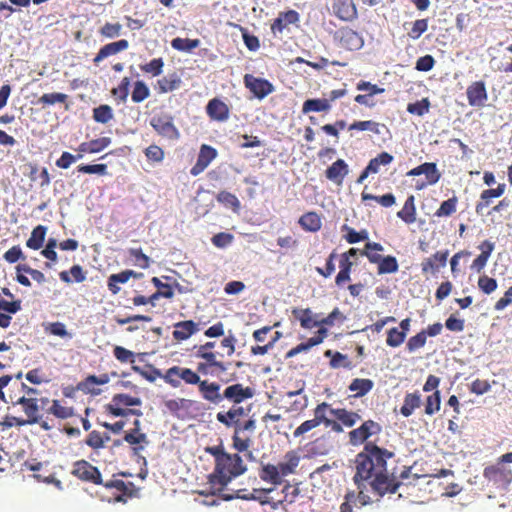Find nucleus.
Here are the masks:
<instances>
[{
  "mask_svg": "<svg viewBox=\"0 0 512 512\" xmlns=\"http://www.w3.org/2000/svg\"><path fill=\"white\" fill-rule=\"evenodd\" d=\"M394 457V453L377 446L373 442H367L363 451L356 455L354 483L357 485L358 494L354 491L346 493L344 502L340 505V512H353V506L357 502L361 506L371 502L366 494L368 486L378 496L387 493H395L399 488L394 475L387 472V460Z\"/></svg>",
  "mask_w": 512,
  "mask_h": 512,
  "instance_id": "1",
  "label": "nucleus"
},
{
  "mask_svg": "<svg viewBox=\"0 0 512 512\" xmlns=\"http://www.w3.org/2000/svg\"><path fill=\"white\" fill-rule=\"evenodd\" d=\"M22 371L15 375L0 377V399L13 406L21 405L27 417L26 420H19V425L39 423L42 416L40 409H45L49 404L47 397H39L40 392L22 381Z\"/></svg>",
  "mask_w": 512,
  "mask_h": 512,
  "instance_id": "2",
  "label": "nucleus"
},
{
  "mask_svg": "<svg viewBox=\"0 0 512 512\" xmlns=\"http://www.w3.org/2000/svg\"><path fill=\"white\" fill-rule=\"evenodd\" d=\"M293 317L298 320L303 328L312 329L317 328L316 334L305 342L300 343L293 347L288 352H304L309 348L321 343L327 335L325 325L331 326L335 320L342 317V313L338 308H335L327 317H320L319 314H314L310 309H293Z\"/></svg>",
  "mask_w": 512,
  "mask_h": 512,
  "instance_id": "3",
  "label": "nucleus"
},
{
  "mask_svg": "<svg viewBox=\"0 0 512 512\" xmlns=\"http://www.w3.org/2000/svg\"><path fill=\"white\" fill-rule=\"evenodd\" d=\"M247 466L242 457L235 453H227L214 467L213 472L208 476V483L221 492L235 478L244 474Z\"/></svg>",
  "mask_w": 512,
  "mask_h": 512,
  "instance_id": "4",
  "label": "nucleus"
},
{
  "mask_svg": "<svg viewBox=\"0 0 512 512\" xmlns=\"http://www.w3.org/2000/svg\"><path fill=\"white\" fill-rule=\"evenodd\" d=\"M154 373L174 388H178L181 385V381L191 385H199L202 381L199 375L193 370L179 366L169 368L163 375L159 370H154Z\"/></svg>",
  "mask_w": 512,
  "mask_h": 512,
  "instance_id": "5",
  "label": "nucleus"
},
{
  "mask_svg": "<svg viewBox=\"0 0 512 512\" xmlns=\"http://www.w3.org/2000/svg\"><path fill=\"white\" fill-rule=\"evenodd\" d=\"M483 477L488 485L506 490L512 483V470L505 465L495 463L484 468Z\"/></svg>",
  "mask_w": 512,
  "mask_h": 512,
  "instance_id": "6",
  "label": "nucleus"
},
{
  "mask_svg": "<svg viewBox=\"0 0 512 512\" xmlns=\"http://www.w3.org/2000/svg\"><path fill=\"white\" fill-rule=\"evenodd\" d=\"M142 401L138 397H133L128 394L119 393L112 397L111 403L106 405V411L115 417L127 416V407L140 406Z\"/></svg>",
  "mask_w": 512,
  "mask_h": 512,
  "instance_id": "7",
  "label": "nucleus"
},
{
  "mask_svg": "<svg viewBox=\"0 0 512 512\" xmlns=\"http://www.w3.org/2000/svg\"><path fill=\"white\" fill-rule=\"evenodd\" d=\"M330 409V404L327 402L319 403L313 410V418L302 422L293 432L294 438L305 437L309 432L316 429L322 424L324 420V411Z\"/></svg>",
  "mask_w": 512,
  "mask_h": 512,
  "instance_id": "8",
  "label": "nucleus"
},
{
  "mask_svg": "<svg viewBox=\"0 0 512 512\" xmlns=\"http://www.w3.org/2000/svg\"><path fill=\"white\" fill-rule=\"evenodd\" d=\"M72 474L78 479L96 485L102 484V476L99 469L86 460H78L73 464Z\"/></svg>",
  "mask_w": 512,
  "mask_h": 512,
  "instance_id": "9",
  "label": "nucleus"
},
{
  "mask_svg": "<svg viewBox=\"0 0 512 512\" xmlns=\"http://www.w3.org/2000/svg\"><path fill=\"white\" fill-rule=\"evenodd\" d=\"M151 126L162 136L169 139H177L179 131L173 124V117L170 114L162 113L155 115L150 120Z\"/></svg>",
  "mask_w": 512,
  "mask_h": 512,
  "instance_id": "10",
  "label": "nucleus"
},
{
  "mask_svg": "<svg viewBox=\"0 0 512 512\" xmlns=\"http://www.w3.org/2000/svg\"><path fill=\"white\" fill-rule=\"evenodd\" d=\"M164 406L170 414L177 418H185L190 411L199 409L197 401L185 398L166 400Z\"/></svg>",
  "mask_w": 512,
  "mask_h": 512,
  "instance_id": "11",
  "label": "nucleus"
},
{
  "mask_svg": "<svg viewBox=\"0 0 512 512\" xmlns=\"http://www.w3.org/2000/svg\"><path fill=\"white\" fill-rule=\"evenodd\" d=\"M104 487L107 489H115L117 491V494L114 496V502L126 503L128 499L135 497L138 492L134 483L124 482L120 479L107 481L104 483Z\"/></svg>",
  "mask_w": 512,
  "mask_h": 512,
  "instance_id": "12",
  "label": "nucleus"
},
{
  "mask_svg": "<svg viewBox=\"0 0 512 512\" xmlns=\"http://www.w3.org/2000/svg\"><path fill=\"white\" fill-rule=\"evenodd\" d=\"M381 431V426L373 421H364L360 427L349 432V442L356 446L363 444L370 436L378 434Z\"/></svg>",
  "mask_w": 512,
  "mask_h": 512,
  "instance_id": "13",
  "label": "nucleus"
},
{
  "mask_svg": "<svg viewBox=\"0 0 512 512\" xmlns=\"http://www.w3.org/2000/svg\"><path fill=\"white\" fill-rule=\"evenodd\" d=\"M109 381L110 375L108 373H103L98 376L89 375L77 384L76 390L96 396L102 392L100 387L107 384Z\"/></svg>",
  "mask_w": 512,
  "mask_h": 512,
  "instance_id": "14",
  "label": "nucleus"
},
{
  "mask_svg": "<svg viewBox=\"0 0 512 512\" xmlns=\"http://www.w3.org/2000/svg\"><path fill=\"white\" fill-rule=\"evenodd\" d=\"M244 84L258 99H263L274 92V86L268 80L255 77L251 74L244 76Z\"/></svg>",
  "mask_w": 512,
  "mask_h": 512,
  "instance_id": "15",
  "label": "nucleus"
},
{
  "mask_svg": "<svg viewBox=\"0 0 512 512\" xmlns=\"http://www.w3.org/2000/svg\"><path fill=\"white\" fill-rule=\"evenodd\" d=\"M335 38L340 41L343 47L351 51L360 50L364 45L363 37L350 28L339 29L335 33Z\"/></svg>",
  "mask_w": 512,
  "mask_h": 512,
  "instance_id": "16",
  "label": "nucleus"
},
{
  "mask_svg": "<svg viewBox=\"0 0 512 512\" xmlns=\"http://www.w3.org/2000/svg\"><path fill=\"white\" fill-rule=\"evenodd\" d=\"M303 390L304 384H302V386L295 391L286 392L285 395L288 398H293V400L290 401L288 406L286 407L287 412L296 413L299 415L306 410V408L308 407V397L306 394L303 393Z\"/></svg>",
  "mask_w": 512,
  "mask_h": 512,
  "instance_id": "17",
  "label": "nucleus"
},
{
  "mask_svg": "<svg viewBox=\"0 0 512 512\" xmlns=\"http://www.w3.org/2000/svg\"><path fill=\"white\" fill-rule=\"evenodd\" d=\"M199 392L206 401L218 405L223 401V394L220 393L221 386L216 382L202 380L199 385Z\"/></svg>",
  "mask_w": 512,
  "mask_h": 512,
  "instance_id": "18",
  "label": "nucleus"
},
{
  "mask_svg": "<svg viewBox=\"0 0 512 512\" xmlns=\"http://www.w3.org/2000/svg\"><path fill=\"white\" fill-rule=\"evenodd\" d=\"M254 394V389L251 387H243L242 384L237 383L226 387L223 392V399L226 398L238 404L252 398Z\"/></svg>",
  "mask_w": 512,
  "mask_h": 512,
  "instance_id": "19",
  "label": "nucleus"
},
{
  "mask_svg": "<svg viewBox=\"0 0 512 512\" xmlns=\"http://www.w3.org/2000/svg\"><path fill=\"white\" fill-rule=\"evenodd\" d=\"M468 102L473 107H483L487 100V91L483 81L472 83L467 88Z\"/></svg>",
  "mask_w": 512,
  "mask_h": 512,
  "instance_id": "20",
  "label": "nucleus"
},
{
  "mask_svg": "<svg viewBox=\"0 0 512 512\" xmlns=\"http://www.w3.org/2000/svg\"><path fill=\"white\" fill-rule=\"evenodd\" d=\"M422 174L425 175L430 185L436 184L441 177L436 163L433 162H425L407 172V176H419Z\"/></svg>",
  "mask_w": 512,
  "mask_h": 512,
  "instance_id": "21",
  "label": "nucleus"
},
{
  "mask_svg": "<svg viewBox=\"0 0 512 512\" xmlns=\"http://www.w3.org/2000/svg\"><path fill=\"white\" fill-rule=\"evenodd\" d=\"M129 47V42L126 39H121L116 42H111L100 48L96 54L93 62L99 64L105 58L115 55L119 52L126 50Z\"/></svg>",
  "mask_w": 512,
  "mask_h": 512,
  "instance_id": "22",
  "label": "nucleus"
},
{
  "mask_svg": "<svg viewBox=\"0 0 512 512\" xmlns=\"http://www.w3.org/2000/svg\"><path fill=\"white\" fill-rule=\"evenodd\" d=\"M245 415L244 408L241 406H233L227 412H218L216 419L226 427H237L240 418Z\"/></svg>",
  "mask_w": 512,
  "mask_h": 512,
  "instance_id": "23",
  "label": "nucleus"
},
{
  "mask_svg": "<svg viewBox=\"0 0 512 512\" xmlns=\"http://www.w3.org/2000/svg\"><path fill=\"white\" fill-rule=\"evenodd\" d=\"M206 112L211 119L220 122L226 121L229 117L228 106L217 98H214L208 102L206 106Z\"/></svg>",
  "mask_w": 512,
  "mask_h": 512,
  "instance_id": "24",
  "label": "nucleus"
},
{
  "mask_svg": "<svg viewBox=\"0 0 512 512\" xmlns=\"http://www.w3.org/2000/svg\"><path fill=\"white\" fill-rule=\"evenodd\" d=\"M299 462L300 456L298 455V453L294 450L288 451L284 455V460L277 464L279 473L281 474L282 478L295 473L296 468L299 465Z\"/></svg>",
  "mask_w": 512,
  "mask_h": 512,
  "instance_id": "25",
  "label": "nucleus"
},
{
  "mask_svg": "<svg viewBox=\"0 0 512 512\" xmlns=\"http://www.w3.org/2000/svg\"><path fill=\"white\" fill-rule=\"evenodd\" d=\"M142 275V273H137L133 270H125L120 273L111 274L108 278V288L113 294H117L120 291L118 284H124L131 277L139 278Z\"/></svg>",
  "mask_w": 512,
  "mask_h": 512,
  "instance_id": "26",
  "label": "nucleus"
},
{
  "mask_svg": "<svg viewBox=\"0 0 512 512\" xmlns=\"http://www.w3.org/2000/svg\"><path fill=\"white\" fill-rule=\"evenodd\" d=\"M329 414L333 415L339 422L346 427H353L360 419L361 416L354 411H348L344 408H332L328 409Z\"/></svg>",
  "mask_w": 512,
  "mask_h": 512,
  "instance_id": "27",
  "label": "nucleus"
},
{
  "mask_svg": "<svg viewBox=\"0 0 512 512\" xmlns=\"http://www.w3.org/2000/svg\"><path fill=\"white\" fill-rule=\"evenodd\" d=\"M348 172V165L345 163V161L338 159L327 168L325 174L329 180L337 184H341Z\"/></svg>",
  "mask_w": 512,
  "mask_h": 512,
  "instance_id": "28",
  "label": "nucleus"
},
{
  "mask_svg": "<svg viewBox=\"0 0 512 512\" xmlns=\"http://www.w3.org/2000/svg\"><path fill=\"white\" fill-rule=\"evenodd\" d=\"M259 477L262 481L270 483L274 486L281 485L283 478L279 473L277 465L265 464L259 470Z\"/></svg>",
  "mask_w": 512,
  "mask_h": 512,
  "instance_id": "29",
  "label": "nucleus"
},
{
  "mask_svg": "<svg viewBox=\"0 0 512 512\" xmlns=\"http://www.w3.org/2000/svg\"><path fill=\"white\" fill-rule=\"evenodd\" d=\"M447 257L448 251L435 253L432 257L427 258L422 263V271L424 273L437 272L439 267H444L446 265Z\"/></svg>",
  "mask_w": 512,
  "mask_h": 512,
  "instance_id": "30",
  "label": "nucleus"
},
{
  "mask_svg": "<svg viewBox=\"0 0 512 512\" xmlns=\"http://www.w3.org/2000/svg\"><path fill=\"white\" fill-rule=\"evenodd\" d=\"M206 362L199 364L198 369L204 373L219 374L227 370L224 363L215 360V354H200Z\"/></svg>",
  "mask_w": 512,
  "mask_h": 512,
  "instance_id": "31",
  "label": "nucleus"
},
{
  "mask_svg": "<svg viewBox=\"0 0 512 512\" xmlns=\"http://www.w3.org/2000/svg\"><path fill=\"white\" fill-rule=\"evenodd\" d=\"M44 411L53 414L59 419H67L73 416L74 409L69 406H64L59 400H49V404L45 406Z\"/></svg>",
  "mask_w": 512,
  "mask_h": 512,
  "instance_id": "32",
  "label": "nucleus"
},
{
  "mask_svg": "<svg viewBox=\"0 0 512 512\" xmlns=\"http://www.w3.org/2000/svg\"><path fill=\"white\" fill-rule=\"evenodd\" d=\"M374 387V382L371 379L367 378H355L349 384L348 389L351 392H354V397H363L367 393H369Z\"/></svg>",
  "mask_w": 512,
  "mask_h": 512,
  "instance_id": "33",
  "label": "nucleus"
},
{
  "mask_svg": "<svg viewBox=\"0 0 512 512\" xmlns=\"http://www.w3.org/2000/svg\"><path fill=\"white\" fill-rule=\"evenodd\" d=\"M123 440L132 446L133 454L138 455L144 446L141 444H148V438L145 433H138L131 430L124 435Z\"/></svg>",
  "mask_w": 512,
  "mask_h": 512,
  "instance_id": "34",
  "label": "nucleus"
},
{
  "mask_svg": "<svg viewBox=\"0 0 512 512\" xmlns=\"http://www.w3.org/2000/svg\"><path fill=\"white\" fill-rule=\"evenodd\" d=\"M421 405V397L418 392L408 393L404 398V403L400 409V413L404 417H409L413 414L416 408Z\"/></svg>",
  "mask_w": 512,
  "mask_h": 512,
  "instance_id": "35",
  "label": "nucleus"
},
{
  "mask_svg": "<svg viewBox=\"0 0 512 512\" xmlns=\"http://www.w3.org/2000/svg\"><path fill=\"white\" fill-rule=\"evenodd\" d=\"M197 330V325L192 320L182 321L175 325L173 337L177 340L189 338Z\"/></svg>",
  "mask_w": 512,
  "mask_h": 512,
  "instance_id": "36",
  "label": "nucleus"
},
{
  "mask_svg": "<svg viewBox=\"0 0 512 512\" xmlns=\"http://www.w3.org/2000/svg\"><path fill=\"white\" fill-rule=\"evenodd\" d=\"M505 191V184H499L495 189H487L481 193V202L476 205V212L483 214L484 208L489 205L490 197H500Z\"/></svg>",
  "mask_w": 512,
  "mask_h": 512,
  "instance_id": "37",
  "label": "nucleus"
},
{
  "mask_svg": "<svg viewBox=\"0 0 512 512\" xmlns=\"http://www.w3.org/2000/svg\"><path fill=\"white\" fill-rule=\"evenodd\" d=\"M415 198L413 195H410L402 208L397 213V216L401 218L404 222L411 224L414 223L416 220V207H415Z\"/></svg>",
  "mask_w": 512,
  "mask_h": 512,
  "instance_id": "38",
  "label": "nucleus"
},
{
  "mask_svg": "<svg viewBox=\"0 0 512 512\" xmlns=\"http://www.w3.org/2000/svg\"><path fill=\"white\" fill-rule=\"evenodd\" d=\"M110 440V436L107 433H101L97 430L91 431L86 440L85 444L94 450H99L105 447V444Z\"/></svg>",
  "mask_w": 512,
  "mask_h": 512,
  "instance_id": "39",
  "label": "nucleus"
},
{
  "mask_svg": "<svg viewBox=\"0 0 512 512\" xmlns=\"http://www.w3.org/2000/svg\"><path fill=\"white\" fill-rule=\"evenodd\" d=\"M330 109V103L327 99H320V98H312L307 99L303 103L302 106V112L303 113H309V112H322V111H328Z\"/></svg>",
  "mask_w": 512,
  "mask_h": 512,
  "instance_id": "40",
  "label": "nucleus"
},
{
  "mask_svg": "<svg viewBox=\"0 0 512 512\" xmlns=\"http://www.w3.org/2000/svg\"><path fill=\"white\" fill-rule=\"evenodd\" d=\"M182 84L181 78L173 73L167 77H164L158 81L160 93H167L180 88Z\"/></svg>",
  "mask_w": 512,
  "mask_h": 512,
  "instance_id": "41",
  "label": "nucleus"
},
{
  "mask_svg": "<svg viewBox=\"0 0 512 512\" xmlns=\"http://www.w3.org/2000/svg\"><path fill=\"white\" fill-rule=\"evenodd\" d=\"M46 227L38 225L31 233V236L26 242L27 247L37 250L42 247L46 235Z\"/></svg>",
  "mask_w": 512,
  "mask_h": 512,
  "instance_id": "42",
  "label": "nucleus"
},
{
  "mask_svg": "<svg viewBox=\"0 0 512 512\" xmlns=\"http://www.w3.org/2000/svg\"><path fill=\"white\" fill-rule=\"evenodd\" d=\"M299 224L303 229L311 232H315L320 229L321 221L318 215L314 212H309L301 216Z\"/></svg>",
  "mask_w": 512,
  "mask_h": 512,
  "instance_id": "43",
  "label": "nucleus"
},
{
  "mask_svg": "<svg viewBox=\"0 0 512 512\" xmlns=\"http://www.w3.org/2000/svg\"><path fill=\"white\" fill-rule=\"evenodd\" d=\"M200 45L199 39H189V38H174L171 41V46L175 50L183 51V52H191L193 49L197 48Z\"/></svg>",
  "mask_w": 512,
  "mask_h": 512,
  "instance_id": "44",
  "label": "nucleus"
},
{
  "mask_svg": "<svg viewBox=\"0 0 512 512\" xmlns=\"http://www.w3.org/2000/svg\"><path fill=\"white\" fill-rule=\"evenodd\" d=\"M71 274L74 278V281L77 283L84 282L86 280V273L83 271L80 265H73L69 272L62 271L59 274L60 279L65 283H71V278L69 276Z\"/></svg>",
  "mask_w": 512,
  "mask_h": 512,
  "instance_id": "45",
  "label": "nucleus"
},
{
  "mask_svg": "<svg viewBox=\"0 0 512 512\" xmlns=\"http://www.w3.org/2000/svg\"><path fill=\"white\" fill-rule=\"evenodd\" d=\"M342 230L347 231V234L344 236V238L350 244L365 241L369 238L368 231L365 229L361 231H356L355 229L349 227L348 225H343Z\"/></svg>",
  "mask_w": 512,
  "mask_h": 512,
  "instance_id": "46",
  "label": "nucleus"
},
{
  "mask_svg": "<svg viewBox=\"0 0 512 512\" xmlns=\"http://www.w3.org/2000/svg\"><path fill=\"white\" fill-rule=\"evenodd\" d=\"M93 118L99 123H108L113 118V111L109 105H100L93 110Z\"/></svg>",
  "mask_w": 512,
  "mask_h": 512,
  "instance_id": "47",
  "label": "nucleus"
},
{
  "mask_svg": "<svg viewBox=\"0 0 512 512\" xmlns=\"http://www.w3.org/2000/svg\"><path fill=\"white\" fill-rule=\"evenodd\" d=\"M398 262L394 256H383L378 265L379 274L395 273L398 271Z\"/></svg>",
  "mask_w": 512,
  "mask_h": 512,
  "instance_id": "48",
  "label": "nucleus"
},
{
  "mask_svg": "<svg viewBox=\"0 0 512 512\" xmlns=\"http://www.w3.org/2000/svg\"><path fill=\"white\" fill-rule=\"evenodd\" d=\"M149 95L150 90L148 86L143 81H136L131 95L132 101L135 103H140L148 98Z\"/></svg>",
  "mask_w": 512,
  "mask_h": 512,
  "instance_id": "49",
  "label": "nucleus"
},
{
  "mask_svg": "<svg viewBox=\"0 0 512 512\" xmlns=\"http://www.w3.org/2000/svg\"><path fill=\"white\" fill-rule=\"evenodd\" d=\"M441 398L440 392L436 390L433 394L426 398L425 414L431 416L440 410Z\"/></svg>",
  "mask_w": 512,
  "mask_h": 512,
  "instance_id": "50",
  "label": "nucleus"
},
{
  "mask_svg": "<svg viewBox=\"0 0 512 512\" xmlns=\"http://www.w3.org/2000/svg\"><path fill=\"white\" fill-rule=\"evenodd\" d=\"M217 200L226 207H231L235 212H237L240 209V201L234 194L230 192L221 191L217 195Z\"/></svg>",
  "mask_w": 512,
  "mask_h": 512,
  "instance_id": "51",
  "label": "nucleus"
},
{
  "mask_svg": "<svg viewBox=\"0 0 512 512\" xmlns=\"http://www.w3.org/2000/svg\"><path fill=\"white\" fill-rule=\"evenodd\" d=\"M357 363H353L348 359L347 354H333L330 359V366L334 369L346 368L352 369L356 367Z\"/></svg>",
  "mask_w": 512,
  "mask_h": 512,
  "instance_id": "52",
  "label": "nucleus"
},
{
  "mask_svg": "<svg viewBox=\"0 0 512 512\" xmlns=\"http://www.w3.org/2000/svg\"><path fill=\"white\" fill-rule=\"evenodd\" d=\"M430 108V101L428 98H423L420 101H416L414 103H409L407 105V111L411 114H415L418 116H422L428 113Z\"/></svg>",
  "mask_w": 512,
  "mask_h": 512,
  "instance_id": "53",
  "label": "nucleus"
},
{
  "mask_svg": "<svg viewBox=\"0 0 512 512\" xmlns=\"http://www.w3.org/2000/svg\"><path fill=\"white\" fill-rule=\"evenodd\" d=\"M122 25L120 23H106L100 29V34L108 39H114L122 34Z\"/></svg>",
  "mask_w": 512,
  "mask_h": 512,
  "instance_id": "54",
  "label": "nucleus"
},
{
  "mask_svg": "<svg viewBox=\"0 0 512 512\" xmlns=\"http://www.w3.org/2000/svg\"><path fill=\"white\" fill-rule=\"evenodd\" d=\"M456 203L457 198L453 197L448 200H445L441 203L439 209L435 212V216L437 217H446L450 216L456 211Z\"/></svg>",
  "mask_w": 512,
  "mask_h": 512,
  "instance_id": "55",
  "label": "nucleus"
},
{
  "mask_svg": "<svg viewBox=\"0 0 512 512\" xmlns=\"http://www.w3.org/2000/svg\"><path fill=\"white\" fill-rule=\"evenodd\" d=\"M129 255L136 266L143 269L149 266V257L141 249L131 248L129 249Z\"/></svg>",
  "mask_w": 512,
  "mask_h": 512,
  "instance_id": "56",
  "label": "nucleus"
},
{
  "mask_svg": "<svg viewBox=\"0 0 512 512\" xmlns=\"http://www.w3.org/2000/svg\"><path fill=\"white\" fill-rule=\"evenodd\" d=\"M379 126H380L379 123L371 121V120L356 121L349 126V129L350 130H359V131H372L376 134H379L380 133Z\"/></svg>",
  "mask_w": 512,
  "mask_h": 512,
  "instance_id": "57",
  "label": "nucleus"
},
{
  "mask_svg": "<svg viewBox=\"0 0 512 512\" xmlns=\"http://www.w3.org/2000/svg\"><path fill=\"white\" fill-rule=\"evenodd\" d=\"M164 62L162 58L152 59L149 63L141 66V70L146 73H151L153 76H158L163 71Z\"/></svg>",
  "mask_w": 512,
  "mask_h": 512,
  "instance_id": "58",
  "label": "nucleus"
},
{
  "mask_svg": "<svg viewBox=\"0 0 512 512\" xmlns=\"http://www.w3.org/2000/svg\"><path fill=\"white\" fill-rule=\"evenodd\" d=\"M68 96L64 93H47L43 94L39 99L38 103L43 105H53L55 103H64Z\"/></svg>",
  "mask_w": 512,
  "mask_h": 512,
  "instance_id": "59",
  "label": "nucleus"
},
{
  "mask_svg": "<svg viewBox=\"0 0 512 512\" xmlns=\"http://www.w3.org/2000/svg\"><path fill=\"white\" fill-rule=\"evenodd\" d=\"M78 171L85 174L106 175V164H87L78 166Z\"/></svg>",
  "mask_w": 512,
  "mask_h": 512,
  "instance_id": "60",
  "label": "nucleus"
},
{
  "mask_svg": "<svg viewBox=\"0 0 512 512\" xmlns=\"http://www.w3.org/2000/svg\"><path fill=\"white\" fill-rule=\"evenodd\" d=\"M216 155L217 152L214 148L208 145H202L197 159L202 162L204 166L208 167Z\"/></svg>",
  "mask_w": 512,
  "mask_h": 512,
  "instance_id": "61",
  "label": "nucleus"
},
{
  "mask_svg": "<svg viewBox=\"0 0 512 512\" xmlns=\"http://www.w3.org/2000/svg\"><path fill=\"white\" fill-rule=\"evenodd\" d=\"M428 29V20L427 19H419L416 20L412 24L411 31L408 33V35L416 40L418 39L424 32H426Z\"/></svg>",
  "mask_w": 512,
  "mask_h": 512,
  "instance_id": "62",
  "label": "nucleus"
},
{
  "mask_svg": "<svg viewBox=\"0 0 512 512\" xmlns=\"http://www.w3.org/2000/svg\"><path fill=\"white\" fill-rule=\"evenodd\" d=\"M491 389V385L487 380L483 379H476L472 381V383L469 386V390L471 393H474L476 395H483L487 392H489Z\"/></svg>",
  "mask_w": 512,
  "mask_h": 512,
  "instance_id": "63",
  "label": "nucleus"
},
{
  "mask_svg": "<svg viewBox=\"0 0 512 512\" xmlns=\"http://www.w3.org/2000/svg\"><path fill=\"white\" fill-rule=\"evenodd\" d=\"M233 448L238 452H245L249 449L252 444V440L247 438H241L239 433L234 432L232 436Z\"/></svg>",
  "mask_w": 512,
  "mask_h": 512,
  "instance_id": "64",
  "label": "nucleus"
}]
</instances>
